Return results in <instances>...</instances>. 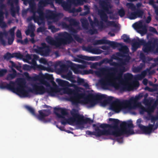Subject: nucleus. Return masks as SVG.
<instances>
[{
    "label": "nucleus",
    "mask_w": 158,
    "mask_h": 158,
    "mask_svg": "<svg viewBox=\"0 0 158 158\" xmlns=\"http://www.w3.org/2000/svg\"><path fill=\"white\" fill-rule=\"evenodd\" d=\"M109 121L112 122L111 124L102 123L99 125L100 127L108 131L109 133L107 135H111L118 137L124 134L132 135L134 132L133 129V125L131 120L128 122H123L120 124L121 129L118 126L120 121L117 119L109 118Z\"/></svg>",
    "instance_id": "nucleus-1"
},
{
    "label": "nucleus",
    "mask_w": 158,
    "mask_h": 158,
    "mask_svg": "<svg viewBox=\"0 0 158 158\" xmlns=\"http://www.w3.org/2000/svg\"><path fill=\"white\" fill-rule=\"evenodd\" d=\"M32 88L26 87L22 83V88L20 97H30V93L42 95L46 91V89L39 83H35L32 85Z\"/></svg>",
    "instance_id": "nucleus-2"
},
{
    "label": "nucleus",
    "mask_w": 158,
    "mask_h": 158,
    "mask_svg": "<svg viewBox=\"0 0 158 158\" xmlns=\"http://www.w3.org/2000/svg\"><path fill=\"white\" fill-rule=\"evenodd\" d=\"M59 36L60 37L57 38L56 40L53 39L51 37L48 36L46 38V41L51 45L59 46L62 44L70 43L73 40L72 36L66 32L60 33Z\"/></svg>",
    "instance_id": "nucleus-3"
},
{
    "label": "nucleus",
    "mask_w": 158,
    "mask_h": 158,
    "mask_svg": "<svg viewBox=\"0 0 158 158\" xmlns=\"http://www.w3.org/2000/svg\"><path fill=\"white\" fill-rule=\"evenodd\" d=\"M62 89L64 94H68L70 96L69 100L72 102L73 104L77 105L80 103L79 99L77 98L80 89L76 85L70 84L69 82L68 87L63 88Z\"/></svg>",
    "instance_id": "nucleus-4"
},
{
    "label": "nucleus",
    "mask_w": 158,
    "mask_h": 158,
    "mask_svg": "<svg viewBox=\"0 0 158 158\" xmlns=\"http://www.w3.org/2000/svg\"><path fill=\"white\" fill-rule=\"evenodd\" d=\"M98 13L99 16L101 21L99 22L97 18L94 17V24L98 27L99 29H103L106 27L104 25L103 22L106 23L108 26H113L116 27L117 26L115 22L114 21H110L108 20V16L102 10H98Z\"/></svg>",
    "instance_id": "nucleus-5"
},
{
    "label": "nucleus",
    "mask_w": 158,
    "mask_h": 158,
    "mask_svg": "<svg viewBox=\"0 0 158 158\" xmlns=\"http://www.w3.org/2000/svg\"><path fill=\"white\" fill-rule=\"evenodd\" d=\"M70 113L72 117L69 118V121L71 123H75L77 124H81L82 123H90L93 122V121L89 118H85L84 116L80 114L78 110L76 109H73Z\"/></svg>",
    "instance_id": "nucleus-6"
},
{
    "label": "nucleus",
    "mask_w": 158,
    "mask_h": 158,
    "mask_svg": "<svg viewBox=\"0 0 158 158\" xmlns=\"http://www.w3.org/2000/svg\"><path fill=\"white\" fill-rule=\"evenodd\" d=\"M15 83L11 81L9 84L4 82L0 84V89H6L9 90L13 92L19 96H21L22 83H18L16 87H15Z\"/></svg>",
    "instance_id": "nucleus-7"
},
{
    "label": "nucleus",
    "mask_w": 158,
    "mask_h": 158,
    "mask_svg": "<svg viewBox=\"0 0 158 158\" xmlns=\"http://www.w3.org/2000/svg\"><path fill=\"white\" fill-rule=\"evenodd\" d=\"M142 49L144 53H148L153 52L156 47L158 49V39H154L152 40H149L147 43H145Z\"/></svg>",
    "instance_id": "nucleus-8"
},
{
    "label": "nucleus",
    "mask_w": 158,
    "mask_h": 158,
    "mask_svg": "<svg viewBox=\"0 0 158 158\" xmlns=\"http://www.w3.org/2000/svg\"><path fill=\"white\" fill-rule=\"evenodd\" d=\"M130 59V57L129 56H127L126 58L123 59L122 58V60H119L118 61L119 63H117L118 65H114L115 68H112V70L114 72H118L121 74H122L123 72L126 71L125 68L123 65H125L126 63H128Z\"/></svg>",
    "instance_id": "nucleus-9"
},
{
    "label": "nucleus",
    "mask_w": 158,
    "mask_h": 158,
    "mask_svg": "<svg viewBox=\"0 0 158 158\" xmlns=\"http://www.w3.org/2000/svg\"><path fill=\"white\" fill-rule=\"evenodd\" d=\"M37 13L39 14V16L33 14L32 16L29 17L27 19L28 22L33 19L35 23H37L38 25H40L44 20V12L42 9L38 8L37 10Z\"/></svg>",
    "instance_id": "nucleus-10"
},
{
    "label": "nucleus",
    "mask_w": 158,
    "mask_h": 158,
    "mask_svg": "<svg viewBox=\"0 0 158 158\" xmlns=\"http://www.w3.org/2000/svg\"><path fill=\"white\" fill-rule=\"evenodd\" d=\"M89 97L91 99H90L88 100V103L90 105V106L93 107L95 105L96 102H99L103 99L106 98V95L105 94H97L94 95L91 94L89 95Z\"/></svg>",
    "instance_id": "nucleus-11"
},
{
    "label": "nucleus",
    "mask_w": 158,
    "mask_h": 158,
    "mask_svg": "<svg viewBox=\"0 0 158 158\" xmlns=\"http://www.w3.org/2000/svg\"><path fill=\"white\" fill-rule=\"evenodd\" d=\"M7 3L10 6V12L11 15L15 17L16 13L19 11V7L18 5L19 0H8Z\"/></svg>",
    "instance_id": "nucleus-12"
},
{
    "label": "nucleus",
    "mask_w": 158,
    "mask_h": 158,
    "mask_svg": "<svg viewBox=\"0 0 158 158\" xmlns=\"http://www.w3.org/2000/svg\"><path fill=\"white\" fill-rule=\"evenodd\" d=\"M42 47H37V49H35L36 52L40 55L47 56H48L50 50L48 46L45 43H42L41 44Z\"/></svg>",
    "instance_id": "nucleus-13"
},
{
    "label": "nucleus",
    "mask_w": 158,
    "mask_h": 158,
    "mask_svg": "<svg viewBox=\"0 0 158 158\" xmlns=\"http://www.w3.org/2000/svg\"><path fill=\"white\" fill-rule=\"evenodd\" d=\"M95 131H86V134L89 135H94L96 137H99L102 135L108 136L109 133L108 131L106 130V129H103V130H100L99 127H97L95 128Z\"/></svg>",
    "instance_id": "nucleus-14"
},
{
    "label": "nucleus",
    "mask_w": 158,
    "mask_h": 158,
    "mask_svg": "<svg viewBox=\"0 0 158 158\" xmlns=\"http://www.w3.org/2000/svg\"><path fill=\"white\" fill-rule=\"evenodd\" d=\"M44 20L45 18H46L47 19H52L55 21H57L58 20V15L54 13L51 10H47L45 14L44 13Z\"/></svg>",
    "instance_id": "nucleus-15"
},
{
    "label": "nucleus",
    "mask_w": 158,
    "mask_h": 158,
    "mask_svg": "<svg viewBox=\"0 0 158 158\" xmlns=\"http://www.w3.org/2000/svg\"><path fill=\"white\" fill-rule=\"evenodd\" d=\"M139 96H135V98H131L129 100H125L122 102L120 101H117L114 102L116 104L119 105H128L135 103L139 98Z\"/></svg>",
    "instance_id": "nucleus-16"
},
{
    "label": "nucleus",
    "mask_w": 158,
    "mask_h": 158,
    "mask_svg": "<svg viewBox=\"0 0 158 158\" xmlns=\"http://www.w3.org/2000/svg\"><path fill=\"white\" fill-rule=\"evenodd\" d=\"M23 57V55L20 52H15L11 54L9 52H7L3 56V58L6 60H9L11 58L16 57L21 59Z\"/></svg>",
    "instance_id": "nucleus-17"
},
{
    "label": "nucleus",
    "mask_w": 158,
    "mask_h": 158,
    "mask_svg": "<svg viewBox=\"0 0 158 158\" xmlns=\"http://www.w3.org/2000/svg\"><path fill=\"white\" fill-rule=\"evenodd\" d=\"M69 31L71 32V34H70L71 36L72 35L74 39L77 42H80L81 41V39L80 37L77 35L76 34L77 32V31L74 28L72 27L71 26L68 29Z\"/></svg>",
    "instance_id": "nucleus-18"
},
{
    "label": "nucleus",
    "mask_w": 158,
    "mask_h": 158,
    "mask_svg": "<svg viewBox=\"0 0 158 158\" xmlns=\"http://www.w3.org/2000/svg\"><path fill=\"white\" fill-rule=\"evenodd\" d=\"M154 126V124H149L148 126H143L141 127L140 129L144 133L146 134H149L150 133L152 130L153 127Z\"/></svg>",
    "instance_id": "nucleus-19"
},
{
    "label": "nucleus",
    "mask_w": 158,
    "mask_h": 158,
    "mask_svg": "<svg viewBox=\"0 0 158 158\" xmlns=\"http://www.w3.org/2000/svg\"><path fill=\"white\" fill-rule=\"evenodd\" d=\"M117 101H120L118 99H117L114 101L112 103V104L114 106H113L112 108V110L116 113H119L121 110V108L123 106H127L128 105H119L116 104L114 103V102Z\"/></svg>",
    "instance_id": "nucleus-20"
},
{
    "label": "nucleus",
    "mask_w": 158,
    "mask_h": 158,
    "mask_svg": "<svg viewBox=\"0 0 158 158\" xmlns=\"http://www.w3.org/2000/svg\"><path fill=\"white\" fill-rule=\"evenodd\" d=\"M110 81L109 78L108 77H105L100 79L99 82L103 88L106 89L109 85Z\"/></svg>",
    "instance_id": "nucleus-21"
},
{
    "label": "nucleus",
    "mask_w": 158,
    "mask_h": 158,
    "mask_svg": "<svg viewBox=\"0 0 158 158\" xmlns=\"http://www.w3.org/2000/svg\"><path fill=\"white\" fill-rule=\"evenodd\" d=\"M63 77L73 83L76 82V81L74 79V77L73 75L72 72L70 70L66 74L64 75Z\"/></svg>",
    "instance_id": "nucleus-22"
},
{
    "label": "nucleus",
    "mask_w": 158,
    "mask_h": 158,
    "mask_svg": "<svg viewBox=\"0 0 158 158\" xmlns=\"http://www.w3.org/2000/svg\"><path fill=\"white\" fill-rule=\"evenodd\" d=\"M55 114L57 116V117L59 118H61V123L63 125H65L67 124V123H68L69 124L71 125L73 123H71L70 122H69V118L68 120H67L64 116H62L60 114H59L57 112H55Z\"/></svg>",
    "instance_id": "nucleus-23"
},
{
    "label": "nucleus",
    "mask_w": 158,
    "mask_h": 158,
    "mask_svg": "<svg viewBox=\"0 0 158 158\" xmlns=\"http://www.w3.org/2000/svg\"><path fill=\"white\" fill-rule=\"evenodd\" d=\"M145 43V41L143 40L138 39V41L135 38L132 40L130 43L132 44V45L136 46L138 48L141 45H143Z\"/></svg>",
    "instance_id": "nucleus-24"
},
{
    "label": "nucleus",
    "mask_w": 158,
    "mask_h": 158,
    "mask_svg": "<svg viewBox=\"0 0 158 158\" xmlns=\"http://www.w3.org/2000/svg\"><path fill=\"white\" fill-rule=\"evenodd\" d=\"M56 81L58 83L59 86L63 87V88L68 87V84H69L68 81L59 78H57Z\"/></svg>",
    "instance_id": "nucleus-25"
},
{
    "label": "nucleus",
    "mask_w": 158,
    "mask_h": 158,
    "mask_svg": "<svg viewBox=\"0 0 158 158\" xmlns=\"http://www.w3.org/2000/svg\"><path fill=\"white\" fill-rule=\"evenodd\" d=\"M66 21H68L70 23V25L71 26H77L78 25L79 23L76 19H73L71 17H67L65 18Z\"/></svg>",
    "instance_id": "nucleus-26"
},
{
    "label": "nucleus",
    "mask_w": 158,
    "mask_h": 158,
    "mask_svg": "<svg viewBox=\"0 0 158 158\" xmlns=\"http://www.w3.org/2000/svg\"><path fill=\"white\" fill-rule=\"evenodd\" d=\"M43 77L44 79L47 80L49 82L51 83L53 85H54L56 84L54 81V78L52 75L47 74L44 76Z\"/></svg>",
    "instance_id": "nucleus-27"
},
{
    "label": "nucleus",
    "mask_w": 158,
    "mask_h": 158,
    "mask_svg": "<svg viewBox=\"0 0 158 158\" xmlns=\"http://www.w3.org/2000/svg\"><path fill=\"white\" fill-rule=\"evenodd\" d=\"M54 113L60 111L61 114V115L64 116L68 114V113L65 109L62 108H60L55 107L54 108Z\"/></svg>",
    "instance_id": "nucleus-28"
},
{
    "label": "nucleus",
    "mask_w": 158,
    "mask_h": 158,
    "mask_svg": "<svg viewBox=\"0 0 158 158\" xmlns=\"http://www.w3.org/2000/svg\"><path fill=\"white\" fill-rule=\"evenodd\" d=\"M107 44H109L113 48H115L122 46V44L120 43H118L114 41H111L109 40H107Z\"/></svg>",
    "instance_id": "nucleus-29"
},
{
    "label": "nucleus",
    "mask_w": 158,
    "mask_h": 158,
    "mask_svg": "<svg viewBox=\"0 0 158 158\" xmlns=\"http://www.w3.org/2000/svg\"><path fill=\"white\" fill-rule=\"evenodd\" d=\"M48 0H40L38 3L39 8H43L46 6L48 4Z\"/></svg>",
    "instance_id": "nucleus-30"
},
{
    "label": "nucleus",
    "mask_w": 158,
    "mask_h": 158,
    "mask_svg": "<svg viewBox=\"0 0 158 158\" xmlns=\"http://www.w3.org/2000/svg\"><path fill=\"white\" fill-rule=\"evenodd\" d=\"M123 55L121 53L119 52H117L116 54H113L111 57V59L113 60V59L119 60H122V58H119V57L123 56Z\"/></svg>",
    "instance_id": "nucleus-31"
},
{
    "label": "nucleus",
    "mask_w": 158,
    "mask_h": 158,
    "mask_svg": "<svg viewBox=\"0 0 158 158\" xmlns=\"http://www.w3.org/2000/svg\"><path fill=\"white\" fill-rule=\"evenodd\" d=\"M77 56L79 58L87 60H94V57H89L81 55H78Z\"/></svg>",
    "instance_id": "nucleus-32"
},
{
    "label": "nucleus",
    "mask_w": 158,
    "mask_h": 158,
    "mask_svg": "<svg viewBox=\"0 0 158 158\" xmlns=\"http://www.w3.org/2000/svg\"><path fill=\"white\" fill-rule=\"evenodd\" d=\"M82 27L85 29H87L89 26V23L86 19H81Z\"/></svg>",
    "instance_id": "nucleus-33"
},
{
    "label": "nucleus",
    "mask_w": 158,
    "mask_h": 158,
    "mask_svg": "<svg viewBox=\"0 0 158 158\" xmlns=\"http://www.w3.org/2000/svg\"><path fill=\"white\" fill-rule=\"evenodd\" d=\"M30 11L33 14H36L37 10H36L35 4L34 3H29Z\"/></svg>",
    "instance_id": "nucleus-34"
},
{
    "label": "nucleus",
    "mask_w": 158,
    "mask_h": 158,
    "mask_svg": "<svg viewBox=\"0 0 158 158\" xmlns=\"http://www.w3.org/2000/svg\"><path fill=\"white\" fill-rule=\"evenodd\" d=\"M119 88L121 90L130 91L131 89V86L128 84H124L119 86Z\"/></svg>",
    "instance_id": "nucleus-35"
},
{
    "label": "nucleus",
    "mask_w": 158,
    "mask_h": 158,
    "mask_svg": "<svg viewBox=\"0 0 158 158\" xmlns=\"http://www.w3.org/2000/svg\"><path fill=\"white\" fill-rule=\"evenodd\" d=\"M133 11V12H129L127 15L128 18L131 20L135 19L137 18L135 11Z\"/></svg>",
    "instance_id": "nucleus-36"
},
{
    "label": "nucleus",
    "mask_w": 158,
    "mask_h": 158,
    "mask_svg": "<svg viewBox=\"0 0 158 158\" xmlns=\"http://www.w3.org/2000/svg\"><path fill=\"white\" fill-rule=\"evenodd\" d=\"M135 12L137 18L142 17L143 14V12L142 10L140 9H136Z\"/></svg>",
    "instance_id": "nucleus-37"
},
{
    "label": "nucleus",
    "mask_w": 158,
    "mask_h": 158,
    "mask_svg": "<svg viewBox=\"0 0 158 158\" xmlns=\"http://www.w3.org/2000/svg\"><path fill=\"white\" fill-rule=\"evenodd\" d=\"M135 27L137 28H141L143 29H146V26L145 25H143L142 22H139V23H135L133 24Z\"/></svg>",
    "instance_id": "nucleus-38"
},
{
    "label": "nucleus",
    "mask_w": 158,
    "mask_h": 158,
    "mask_svg": "<svg viewBox=\"0 0 158 158\" xmlns=\"http://www.w3.org/2000/svg\"><path fill=\"white\" fill-rule=\"evenodd\" d=\"M126 6L128 9H130L131 11H135L136 10V7L134 4L131 3H127Z\"/></svg>",
    "instance_id": "nucleus-39"
},
{
    "label": "nucleus",
    "mask_w": 158,
    "mask_h": 158,
    "mask_svg": "<svg viewBox=\"0 0 158 158\" xmlns=\"http://www.w3.org/2000/svg\"><path fill=\"white\" fill-rule=\"evenodd\" d=\"M108 40L105 39H101L96 40L95 43V45H98L102 44H107Z\"/></svg>",
    "instance_id": "nucleus-40"
},
{
    "label": "nucleus",
    "mask_w": 158,
    "mask_h": 158,
    "mask_svg": "<svg viewBox=\"0 0 158 158\" xmlns=\"http://www.w3.org/2000/svg\"><path fill=\"white\" fill-rule=\"evenodd\" d=\"M105 61L106 62V63H108L112 66H114V65H116L118 64L117 62L113 61L112 59H108L107 58L105 60Z\"/></svg>",
    "instance_id": "nucleus-41"
},
{
    "label": "nucleus",
    "mask_w": 158,
    "mask_h": 158,
    "mask_svg": "<svg viewBox=\"0 0 158 158\" xmlns=\"http://www.w3.org/2000/svg\"><path fill=\"white\" fill-rule=\"evenodd\" d=\"M122 39H123L124 41L125 42L130 43L131 40L130 39L129 37L126 34H123L122 36Z\"/></svg>",
    "instance_id": "nucleus-42"
},
{
    "label": "nucleus",
    "mask_w": 158,
    "mask_h": 158,
    "mask_svg": "<svg viewBox=\"0 0 158 158\" xmlns=\"http://www.w3.org/2000/svg\"><path fill=\"white\" fill-rule=\"evenodd\" d=\"M39 114L38 115V118L40 120H43L45 117L44 113L41 110L39 111Z\"/></svg>",
    "instance_id": "nucleus-43"
},
{
    "label": "nucleus",
    "mask_w": 158,
    "mask_h": 158,
    "mask_svg": "<svg viewBox=\"0 0 158 158\" xmlns=\"http://www.w3.org/2000/svg\"><path fill=\"white\" fill-rule=\"evenodd\" d=\"M48 26L49 29H51L52 32H56V31L55 26L52 25V22L48 21Z\"/></svg>",
    "instance_id": "nucleus-44"
},
{
    "label": "nucleus",
    "mask_w": 158,
    "mask_h": 158,
    "mask_svg": "<svg viewBox=\"0 0 158 158\" xmlns=\"http://www.w3.org/2000/svg\"><path fill=\"white\" fill-rule=\"evenodd\" d=\"M25 107L32 114L36 116L35 110L33 108L27 106H26Z\"/></svg>",
    "instance_id": "nucleus-45"
},
{
    "label": "nucleus",
    "mask_w": 158,
    "mask_h": 158,
    "mask_svg": "<svg viewBox=\"0 0 158 158\" xmlns=\"http://www.w3.org/2000/svg\"><path fill=\"white\" fill-rule=\"evenodd\" d=\"M62 5L64 9L66 10H68L70 8V5L66 2H64Z\"/></svg>",
    "instance_id": "nucleus-46"
},
{
    "label": "nucleus",
    "mask_w": 158,
    "mask_h": 158,
    "mask_svg": "<svg viewBox=\"0 0 158 158\" xmlns=\"http://www.w3.org/2000/svg\"><path fill=\"white\" fill-rule=\"evenodd\" d=\"M17 75V74L15 73H10L7 75L6 77L7 80H11L15 78Z\"/></svg>",
    "instance_id": "nucleus-47"
},
{
    "label": "nucleus",
    "mask_w": 158,
    "mask_h": 158,
    "mask_svg": "<svg viewBox=\"0 0 158 158\" xmlns=\"http://www.w3.org/2000/svg\"><path fill=\"white\" fill-rule=\"evenodd\" d=\"M125 11L123 8H121L118 11V14L121 17H123L125 15Z\"/></svg>",
    "instance_id": "nucleus-48"
},
{
    "label": "nucleus",
    "mask_w": 158,
    "mask_h": 158,
    "mask_svg": "<svg viewBox=\"0 0 158 158\" xmlns=\"http://www.w3.org/2000/svg\"><path fill=\"white\" fill-rule=\"evenodd\" d=\"M113 97L110 96L108 97L106 100H105L104 102L105 103H112L114 101H113Z\"/></svg>",
    "instance_id": "nucleus-49"
},
{
    "label": "nucleus",
    "mask_w": 158,
    "mask_h": 158,
    "mask_svg": "<svg viewBox=\"0 0 158 158\" xmlns=\"http://www.w3.org/2000/svg\"><path fill=\"white\" fill-rule=\"evenodd\" d=\"M31 61H28V63L32 65V67L33 68H36V67L38 66L37 64L36 61L33 59H31Z\"/></svg>",
    "instance_id": "nucleus-50"
},
{
    "label": "nucleus",
    "mask_w": 158,
    "mask_h": 158,
    "mask_svg": "<svg viewBox=\"0 0 158 158\" xmlns=\"http://www.w3.org/2000/svg\"><path fill=\"white\" fill-rule=\"evenodd\" d=\"M101 51L98 48H94L92 49V53L94 54H100L101 53Z\"/></svg>",
    "instance_id": "nucleus-51"
},
{
    "label": "nucleus",
    "mask_w": 158,
    "mask_h": 158,
    "mask_svg": "<svg viewBox=\"0 0 158 158\" xmlns=\"http://www.w3.org/2000/svg\"><path fill=\"white\" fill-rule=\"evenodd\" d=\"M60 91L59 90H56V88H51L50 91L48 92L49 94L52 96H53L54 95L55 93L56 92H59Z\"/></svg>",
    "instance_id": "nucleus-52"
},
{
    "label": "nucleus",
    "mask_w": 158,
    "mask_h": 158,
    "mask_svg": "<svg viewBox=\"0 0 158 158\" xmlns=\"http://www.w3.org/2000/svg\"><path fill=\"white\" fill-rule=\"evenodd\" d=\"M0 27L2 28L6 27L7 25L6 23L3 21V19L0 18Z\"/></svg>",
    "instance_id": "nucleus-53"
},
{
    "label": "nucleus",
    "mask_w": 158,
    "mask_h": 158,
    "mask_svg": "<svg viewBox=\"0 0 158 158\" xmlns=\"http://www.w3.org/2000/svg\"><path fill=\"white\" fill-rule=\"evenodd\" d=\"M40 62L42 64H43L45 65H47L48 66L49 65V63L51 64L52 62H50L48 63L47 60L44 58H42L40 60Z\"/></svg>",
    "instance_id": "nucleus-54"
},
{
    "label": "nucleus",
    "mask_w": 158,
    "mask_h": 158,
    "mask_svg": "<svg viewBox=\"0 0 158 158\" xmlns=\"http://www.w3.org/2000/svg\"><path fill=\"white\" fill-rule=\"evenodd\" d=\"M133 75L131 74L128 73L124 75V77L126 79L131 80L133 77Z\"/></svg>",
    "instance_id": "nucleus-55"
},
{
    "label": "nucleus",
    "mask_w": 158,
    "mask_h": 158,
    "mask_svg": "<svg viewBox=\"0 0 158 158\" xmlns=\"http://www.w3.org/2000/svg\"><path fill=\"white\" fill-rule=\"evenodd\" d=\"M143 103L145 105L149 106L151 105V101L145 97L143 101Z\"/></svg>",
    "instance_id": "nucleus-56"
},
{
    "label": "nucleus",
    "mask_w": 158,
    "mask_h": 158,
    "mask_svg": "<svg viewBox=\"0 0 158 158\" xmlns=\"http://www.w3.org/2000/svg\"><path fill=\"white\" fill-rule=\"evenodd\" d=\"M16 28L15 27H13L12 28L10 29L9 32L11 37H15V30Z\"/></svg>",
    "instance_id": "nucleus-57"
},
{
    "label": "nucleus",
    "mask_w": 158,
    "mask_h": 158,
    "mask_svg": "<svg viewBox=\"0 0 158 158\" xmlns=\"http://www.w3.org/2000/svg\"><path fill=\"white\" fill-rule=\"evenodd\" d=\"M140 59L142 60L143 62L145 63L146 62V58L144 54L141 53L140 55Z\"/></svg>",
    "instance_id": "nucleus-58"
},
{
    "label": "nucleus",
    "mask_w": 158,
    "mask_h": 158,
    "mask_svg": "<svg viewBox=\"0 0 158 158\" xmlns=\"http://www.w3.org/2000/svg\"><path fill=\"white\" fill-rule=\"evenodd\" d=\"M93 48L91 46H89L86 47H84L83 48V50L92 53Z\"/></svg>",
    "instance_id": "nucleus-59"
},
{
    "label": "nucleus",
    "mask_w": 158,
    "mask_h": 158,
    "mask_svg": "<svg viewBox=\"0 0 158 158\" xmlns=\"http://www.w3.org/2000/svg\"><path fill=\"white\" fill-rule=\"evenodd\" d=\"M89 33L91 35H93L94 34H97L98 33L97 30L95 28L92 29H90L89 30Z\"/></svg>",
    "instance_id": "nucleus-60"
},
{
    "label": "nucleus",
    "mask_w": 158,
    "mask_h": 158,
    "mask_svg": "<svg viewBox=\"0 0 158 158\" xmlns=\"http://www.w3.org/2000/svg\"><path fill=\"white\" fill-rule=\"evenodd\" d=\"M41 83L42 84L44 85L47 86H49L50 85L49 82H48L47 81L44 79L42 80L41 81Z\"/></svg>",
    "instance_id": "nucleus-61"
},
{
    "label": "nucleus",
    "mask_w": 158,
    "mask_h": 158,
    "mask_svg": "<svg viewBox=\"0 0 158 158\" xmlns=\"http://www.w3.org/2000/svg\"><path fill=\"white\" fill-rule=\"evenodd\" d=\"M7 70L6 69H2L0 70V77L3 76L6 73Z\"/></svg>",
    "instance_id": "nucleus-62"
},
{
    "label": "nucleus",
    "mask_w": 158,
    "mask_h": 158,
    "mask_svg": "<svg viewBox=\"0 0 158 158\" xmlns=\"http://www.w3.org/2000/svg\"><path fill=\"white\" fill-rule=\"evenodd\" d=\"M14 37H9L8 39V44L11 45L12 44L14 40Z\"/></svg>",
    "instance_id": "nucleus-63"
},
{
    "label": "nucleus",
    "mask_w": 158,
    "mask_h": 158,
    "mask_svg": "<svg viewBox=\"0 0 158 158\" xmlns=\"http://www.w3.org/2000/svg\"><path fill=\"white\" fill-rule=\"evenodd\" d=\"M61 25L63 28L66 29H69L70 26V25H68L66 23L64 22L62 23Z\"/></svg>",
    "instance_id": "nucleus-64"
}]
</instances>
